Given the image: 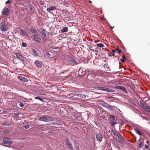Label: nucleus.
<instances>
[{"label":"nucleus","instance_id":"2eb2a0df","mask_svg":"<svg viewBox=\"0 0 150 150\" xmlns=\"http://www.w3.org/2000/svg\"><path fill=\"white\" fill-rule=\"evenodd\" d=\"M57 8L53 6H52L48 8L47 9V11L49 12L50 13H51L50 11L52 10H55Z\"/></svg>","mask_w":150,"mask_h":150},{"label":"nucleus","instance_id":"37998d69","mask_svg":"<svg viewBox=\"0 0 150 150\" xmlns=\"http://www.w3.org/2000/svg\"><path fill=\"white\" fill-rule=\"evenodd\" d=\"M125 56L124 54H123L122 56V58L125 59Z\"/></svg>","mask_w":150,"mask_h":150},{"label":"nucleus","instance_id":"a211bd4d","mask_svg":"<svg viewBox=\"0 0 150 150\" xmlns=\"http://www.w3.org/2000/svg\"><path fill=\"white\" fill-rule=\"evenodd\" d=\"M30 30L32 33L36 35L38 34V33L37 31L34 28H31L30 29Z\"/></svg>","mask_w":150,"mask_h":150},{"label":"nucleus","instance_id":"f03ea898","mask_svg":"<svg viewBox=\"0 0 150 150\" xmlns=\"http://www.w3.org/2000/svg\"><path fill=\"white\" fill-rule=\"evenodd\" d=\"M3 145L6 146H8L12 143V141L11 139L8 138H4L3 139Z\"/></svg>","mask_w":150,"mask_h":150},{"label":"nucleus","instance_id":"f8f14e48","mask_svg":"<svg viewBox=\"0 0 150 150\" xmlns=\"http://www.w3.org/2000/svg\"><path fill=\"white\" fill-rule=\"evenodd\" d=\"M33 37L34 40L38 43H40L41 39L38 36L35 35H33Z\"/></svg>","mask_w":150,"mask_h":150},{"label":"nucleus","instance_id":"5701e85b","mask_svg":"<svg viewBox=\"0 0 150 150\" xmlns=\"http://www.w3.org/2000/svg\"><path fill=\"white\" fill-rule=\"evenodd\" d=\"M135 132H136L139 135L141 136L142 135V133L140 131H139L138 129H137L135 130Z\"/></svg>","mask_w":150,"mask_h":150},{"label":"nucleus","instance_id":"2f4dec72","mask_svg":"<svg viewBox=\"0 0 150 150\" xmlns=\"http://www.w3.org/2000/svg\"><path fill=\"white\" fill-rule=\"evenodd\" d=\"M139 104L140 107H141L144 105V104L141 101H139Z\"/></svg>","mask_w":150,"mask_h":150},{"label":"nucleus","instance_id":"4c0bfd02","mask_svg":"<svg viewBox=\"0 0 150 150\" xmlns=\"http://www.w3.org/2000/svg\"><path fill=\"white\" fill-rule=\"evenodd\" d=\"M146 105H144V104L143 106H142L141 107L143 108L144 109H145V108L146 107Z\"/></svg>","mask_w":150,"mask_h":150},{"label":"nucleus","instance_id":"f257e3e1","mask_svg":"<svg viewBox=\"0 0 150 150\" xmlns=\"http://www.w3.org/2000/svg\"><path fill=\"white\" fill-rule=\"evenodd\" d=\"M39 120L44 122H49L53 121V118L50 116H44L39 118Z\"/></svg>","mask_w":150,"mask_h":150},{"label":"nucleus","instance_id":"473e14b6","mask_svg":"<svg viewBox=\"0 0 150 150\" xmlns=\"http://www.w3.org/2000/svg\"><path fill=\"white\" fill-rule=\"evenodd\" d=\"M78 92H75L73 94L74 95L78 96Z\"/></svg>","mask_w":150,"mask_h":150},{"label":"nucleus","instance_id":"f704fd0d","mask_svg":"<svg viewBox=\"0 0 150 150\" xmlns=\"http://www.w3.org/2000/svg\"><path fill=\"white\" fill-rule=\"evenodd\" d=\"M112 53H113V55H112V56H114L115 55V52H116V50H112Z\"/></svg>","mask_w":150,"mask_h":150},{"label":"nucleus","instance_id":"9d476101","mask_svg":"<svg viewBox=\"0 0 150 150\" xmlns=\"http://www.w3.org/2000/svg\"><path fill=\"white\" fill-rule=\"evenodd\" d=\"M15 54L16 57L22 61L23 62L24 61V59L25 58V57L22 55H21L20 54L17 53H15Z\"/></svg>","mask_w":150,"mask_h":150},{"label":"nucleus","instance_id":"0eeeda50","mask_svg":"<svg viewBox=\"0 0 150 150\" xmlns=\"http://www.w3.org/2000/svg\"><path fill=\"white\" fill-rule=\"evenodd\" d=\"M97 88L100 90H101L104 91L106 92H112V89H109L108 88H106L104 87H99Z\"/></svg>","mask_w":150,"mask_h":150},{"label":"nucleus","instance_id":"79ce46f5","mask_svg":"<svg viewBox=\"0 0 150 150\" xmlns=\"http://www.w3.org/2000/svg\"><path fill=\"white\" fill-rule=\"evenodd\" d=\"M120 60H121V61L122 62H124L125 61V59H124L122 58Z\"/></svg>","mask_w":150,"mask_h":150},{"label":"nucleus","instance_id":"72a5a7b5","mask_svg":"<svg viewBox=\"0 0 150 150\" xmlns=\"http://www.w3.org/2000/svg\"><path fill=\"white\" fill-rule=\"evenodd\" d=\"M29 126L28 125H26L24 126L25 128V129H26L28 128H29Z\"/></svg>","mask_w":150,"mask_h":150},{"label":"nucleus","instance_id":"423d86ee","mask_svg":"<svg viewBox=\"0 0 150 150\" xmlns=\"http://www.w3.org/2000/svg\"><path fill=\"white\" fill-rule=\"evenodd\" d=\"M35 65L37 67L41 68L42 66L43 65L42 62L39 60H36L34 63Z\"/></svg>","mask_w":150,"mask_h":150},{"label":"nucleus","instance_id":"ea45409f","mask_svg":"<svg viewBox=\"0 0 150 150\" xmlns=\"http://www.w3.org/2000/svg\"><path fill=\"white\" fill-rule=\"evenodd\" d=\"M19 105L21 106V107H23V103H20L19 104Z\"/></svg>","mask_w":150,"mask_h":150},{"label":"nucleus","instance_id":"393cba45","mask_svg":"<svg viewBox=\"0 0 150 150\" xmlns=\"http://www.w3.org/2000/svg\"><path fill=\"white\" fill-rule=\"evenodd\" d=\"M110 123L112 127H113L114 125L117 123V122L114 121H112Z\"/></svg>","mask_w":150,"mask_h":150},{"label":"nucleus","instance_id":"39448f33","mask_svg":"<svg viewBox=\"0 0 150 150\" xmlns=\"http://www.w3.org/2000/svg\"><path fill=\"white\" fill-rule=\"evenodd\" d=\"M115 88L117 89L121 90L122 91L124 92L125 93H127V91L126 90V89L124 87L121 86H119L117 85L115 86Z\"/></svg>","mask_w":150,"mask_h":150},{"label":"nucleus","instance_id":"ddd939ff","mask_svg":"<svg viewBox=\"0 0 150 150\" xmlns=\"http://www.w3.org/2000/svg\"><path fill=\"white\" fill-rule=\"evenodd\" d=\"M124 139L122 136L121 135L119 134V136H118V139H117V141L118 142L122 144L123 143L122 140Z\"/></svg>","mask_w":150,"mask_h":150},{"label":"nucleus","instance_id":"1a4fd4ad","mask_svg":"<svg viewBox=\"0 0 150 150\" xmlns=\"http://www.w3.org/2000/svg\"><path fill=\"white\" fill-rule=\"evenodd\" d=\"M111 135L114 138L116 141H117L118 138V136L115 133L113 130L112 129L110 131Z\"/></svg>","mask_w":150,"mask_h":150},{"label":"nucleus","instance_id":"3c124183","mask_svg":"<svg viewBox=\"0 0 150 150\" xmlns=\"http://www.w3.org/2000/svg\"><path fill=\"white\" fill-rule=\"evenodd\" d=\"M147 101V100H146V101H145V104H146V101Z\"/></svg>","mask_w":150,"mask_h":150},{"label":"nucleus","instance_id":"09e8293b","mask_svg":"<svg viewBox=\"0 0 150 150\" xmlns=\"http://www.w3.org/2000/svg\"><path fill=\"white\" fill-rule=\"evenodd\" d=\"M60 38V39H62V37L61 36H60V37H59V38Z\"/></svg>","mask_w":150,"mask_h":150},{"label":"nucleus","instance_id":"de8ad7c7","mask_svg":"<svg viewBox=\"0 0 150 150\" xmlns=\"http://www.w3.org/2000/svg\"><path fill=\"white\" fill-rule=\"evenodd\" d=\"M113 28H114V27H110V29H112Z\"/></svg>","mask_w":150,"mask_h":150},{"label":"nucleus","instance_id":"e433bc0d","mask_svg":"<svg viewBox=\"0 0 150 150\" xmlns=\"http://www.w3.org/2000/svg\"><path fill=\"white\" fill-rule=\"evenodd\" d=\"M22 45L23 47H26L27 46V45H26V44H25V43H23L22 44Z\"/></svg>","mask_w":150,"mask_h":150},{"label":"nucleus","instance_id":"8fccbe9b","mask_svg":"<svg viewBox=\"0 0 150 150\" xmlns=\"http://www.w3.org/2000/svg\"><path fill=\"white\" fill-rule=\"evenodd\" d=\"M60 38V39H62V37L61 36H60V37H59V38Z\"/></svg>","mask_w":150,"mask_h":150},{"label":"nucleus","instance_id":"b1692460","mask_svg":"<svg viewBox=\"0 0 150 150\" xmlns=\"http://www.w3.org/2000/svg\"><path fill=\"white\" fill-rule=\"evenodd\" d=\"M118 47L116 49V52H117L118 54H120L122 52V50L121 49H118Z\"/></svg>","mask_w":150,"mask_h":150},{"label":"nucleus","instance_id":"864d4df0","mask_svg":"<svg viewBox=\"0 0 150 150\" xmlns=\"http://www.w3.org/2000/svg\"><path fill=\"white\" fill-rule=\"evenodd\" d=\"M53 124H54V125H55V124H56V125H58V123Z\"/></svg>","mask_w":150,"mask_h":150},{"label":"nucleus","instance_id":"a19ab883","mask_svg":"<svg viewBox=\"0 0 150 150\" xmlns=\"http://www.w3.org/2000/svg\"><path fill=\"white\" fill-rule=\"evenodd\" d=\"M11 2V1L9 0H8L6 2V3H5V4H9V3L10 2Z\"/></svg>","mask_w":150,"mask_h":150},{"label":"nucleus","instance_id":"bb28decb","mask_svg":"<svg viewBox=\"0 0 150 150\" xmlns=\"http://www.w3.org/2000/svg\"><path fill=\"white\" fill-rule=\"evenodd\" d=\"M147 111L150 112V108L146 106L145 109Z\"/></svg>","mask_w":150,"mask_h":150},{"label":"nucleus","instance_id":"7ed1b4c3","mask_svg":"<svg viewBox=\"0 0 150 150\" xmlns=\"http://www.w3.org/2000/svg\"><path fill=\"white\" fill-rule=\"evenodd\" d=\"M96 136L97 141L99 142H100L102 141L103 137L102 135L100 133H96Z\"/></svg>","mask_w":150,"mask_h":150},{"label":"nucleus","instance_id":"20e7f679","mask_svg":"<svg viewBox=\"0 0 150 150\" xmlns=\"http://www.w3.org/2000/svg\"><path fill=\"white\" fill-rule=\"evenodd\" d=\"M8 29V28L6 25L5 23L2 22L0 24V30L2 31H5L7 30Z\"/></svg>","mask_w":150,"mask_h":150},{"label":"nucleus","instance_id":"dca6fc26","mask_svg":"<svg viewBox=\"0 0 150 150\" xmlns=\"http://www.w3.org/2000/svg\"><path fill=\"white\" fill-rule=\"evenodd\" d=\"M18 78L21 81H28L27 79L25 77H22V76H19L18 77Z\"/></svg>","mask_w":150,"mask_h":150},{"label":"nucleus","instance_id":"c85d7f7f","mask_svg":"<svg viewBox=\"0 0 150 150\" xmlns=\"http://www.w3.org/2000/svg\"><path fill=\"white\" fill-rule=\"evenodd\" d=\"M28 8L30 10H33L34 7L32 6L31 5L29 4L28 6Z\"/></svg>","mask_w":150,"mask_h":150},{"label":"nucleus","instance_id":"49530a36","mask_svg":"<svg viewBox=\"0 0 150 150\" xmlns=\"http://www.w3.org/2000/svg\"><path fill=\"white\" fill-rule=\"evenodd\" d=\"M90 3H92V1H91L90 0H89L88 1Z\"/></svg>","mask_w":150,"mask_h":150},{"label":"nucleus","instance_id":"6e6552de","mask_svg":"<svg viewBox=\"0 0 150 150\" xmlns=\"http://www.w3.org/2000/svg\"><path fill=\"white\" fill-rule=\"evenodd\" d=\"M86 91H84L78 92V96L79 97L85 98L86 97Z\"/></svg>","mask_w":150,"mask_h":150},{"label":"nucleus","instance_id":"aec40b11","mask_svg":"<svg viewBox=\"0 0 150 150\" xmlns=\"http://www.w3.org/2000/svg\"><path fill=\"white\" fill-rule=\"evenodd\" d=\"M20 30V33L21 34H23L26 36H28V33L25 31L22 30L21 29Z\"/></svg>","mask_w":150,"mask_h":150},{"label":"nucleus","instance_id":"58836bf2","mask_svg":"<svg viewBox=\"0 0 150 150\" xmlns=\"http://www.w3.org/2000/svg\"><path fill=\"white\" fill-rule=\"evenodd\" d=\"M3 133L4 134H7L9 133V132H4Z\"/></svg>","mask_w":150,"mask_h":150},{"label":"nucleus","instance_id":"c756f323","mask_svg":"<svg viewBox=\"0 0 150 150\" xmlns=\"http://www.w3.org/2000/svg\"><path fill=\"white\" fill-rule=\"evenodd\" d=\"M110 119L111 120H114L115 119V117L114 116H110Z\"/></svg>","mask_w":150,"mask_h":150},{"label":"nucleus","instance_id":"cd10ccee","mask_svg":"<svg viewBox=\"0 0 150 150\" xmlns=\"http://www.w3.org/2000/svg\"><path fill=\"white\" fill-rule=\"evenodd\" d=\"M35 99H38L39 100H40L42 102L43 101V100L42 99L40 98L39 97H35Z\"/></svg>","mask_w":150,"mask_h":150},{"label":"nucleus","instance_id":"9b49d317","mask_svg":"<svg viewBox=\"0 0 150 150\" xmlns=\"http://www.w3.org/2000/svg\"><path fill=\"white\" fill-rule=\"evenodd\" d=\"M9 10L7 7H5L3 9L2 13L4 15L8 16L9 13Z\"/></svg>","mask_w":150,"mask_h":150},{"label":"nucleus","instance_id":"412c9836","mask_svg":"<svg viewBox=\"0 0 150 150\" xmlns=\"http://www.w3.org/2000/svg\"><path fill=\"white\" fill-rule=\"evenodd\" d=\"M32 53L35 55L38 56V53L37 52L36 50L34 49H32Z\"/></svg>","mask_w":150,"mask_h":150},{"label":"nucleus","instance_id":"f3484780","mask_svg":"<svg viewBox=\"0 0 150 150\" xmlns=\"http://www.w3.org/2000/svg\"><path fill=\"white\" fill-rule=\"evenodd\" d=\"M40 33L43 37H46L47 36L45 29H41L40 31Z\"/></svg>","mask_w":150,"mask_h":150},{"label":"nucleus","instance_id":"7c9ffc66","mask_svg":"<svg viewBox=\"0 0 150 150\" xmlns=\"http://www.w3.org/2000/svg\"><path fill=\"white\" fill-rule=\"evenodd\" d=\"M143 142H141L139 145V147L140 148L142 147V146L143 145Z\"/></svg>","mask_w":150,"mask_h":150},{"label":"nucleus","instance_id":"5fc2aeb1","mask_svg":"<svg viewBox=\"0 0 150 150\" xmlns=\"http://www.w3.org/2000/svg\"><path fill=\"white\" fill-rule=\"evenodd\" d=\"M1 111V110H0V112Z\"/></svg>","mask_w":150,"mask_h":150},{"label":"nucleus","instance_id":"4468645a","mask_svg":"<svg viewBox=\"0 0 150 150\" xmlns=\"http://www.w3.org/2000/svg\"><path fill=\"white\" fill-rule=\"evenodd\" d=\"M66 144L70 149L71 150H73L72 146L71 144L70 143L69 140H67Z\"/></svg>","mask_w":150,"mask_h":150},{"label":"nucleus","instance_id":"a18cd8bd","mask_svg":"<svg viewBox=\"0 0 150 150\" xmlns=\"http://www.w3.org/2000/svg\"><path fill=\"white\" fill-rule=\"evenodd\" d=\"M76 150H79V146H76Z\"/></svg>","mask_w":150,"mask_h":150},{"label":"nucleus","instance_id":"c03bdc74","mask_svg":"<svg viewBox=\"0 0 150 150\" xmlns=\"http://www.w3.org/2000/svg\"><path fill=\"white\" fill-rule=\"evenodd\" d=\"M46 54L47 55H50V54L48 52H46Z\"/></svg>","mask_w":150,"mask_h":150},{"label":"nucleus","instance_id":"c9c22d12","mask_svg":"<svg viewBox=\"0 0 150 150\" xmlns=\"http://www.w3.org/2000/svg\"><path fill=\"white\" fill-rule=\"evenodd\" d=\"M145 149H148L149 148V146L148 145H146L145 146Z\"/></svg>","mask_w":150,"mask_h":150},{"label":"nucleus","instance_id":"4be33fe9","mask_svg":"<svg viewBox=\"0 0 150 150\" xmlns=\"http://www.w3.org/2000/svg\"><path fill=\"white\" fill-rule=\"evenodd\" d=\"M70 64H77V62L74 59H72L70 62Z\"/></svg>","mask_w":150,"mask_h":150},{"label":"nucleus","instance_id":"a878e982","mask_svg":"<svg viewBox=\"0 0 150 150\" xmlns=\"http://www.w3.org/2000/svg\"><path fill=\"white\" fill-rule=\"evenodd\" d=\"M96 46L100 47H104V45L102 43H98L96 45Z\"/></svg>","mask_w":150,"mask_h":150},{"label":"nucleus","instance_id":"603ef678","mask_svg":"<svg viewBox=\"0 0 150 150\" xmlns=\"http://www.w3.org/2000/svg\"><path fill=\"white\" fill-rule=\"evenodd\" d=\"M111 54L110 55V56H112V55H113V53H111Z\"/></svg>","mask_w":150,"mask_h":150},{"label":"nucleus","instance_id":"6ab92c4d","mask_svg":"<svg viewBox=\"0 0 150 150\" xmlns=\"http://www.w3.org/2000/svg\"><path fill=\"white\" fill-rule=\"evenodd\" d=\"M68 30V28L67 27H64L61 30V31L62 33L67 32Z\"/></svg>","mask_w":150,"mask_h":150}]
</instances>
